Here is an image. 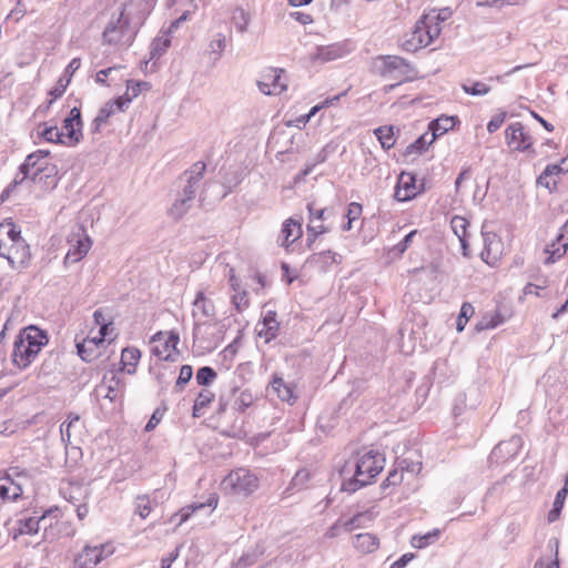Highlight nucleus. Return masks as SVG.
<instances>
[{
  "label": "nucleus",
  "instance_id": "nucleus-1",
  "mask_svg": "<svg viewBox=\"0 0 568 568\" xmlns=\"http://www.w3.org/2000/svg\"><path fill=\"white\" fill-rule=\"evenodd\" d=\"M385 462V456L377 450L358 452L355 463H346L339 471L344 478L342 489L354 493L372 484L384 469Z\"/></svg>",
  "mask_w": 568,
  "mask_h": 568
},
{
  "label": "nucleus",
  "instance_id": "nucleus-2",
  "mask_svg": "<svg viewBox=\"0 0 568 568\" xmlns=\"http://www.w3.org/2000/svg\"><path fill=\"white\" fill-rule=\"evenodd\" d=\"M0 256L7 258L12 267H23L31 260L30 246L11 219L0 222Z\"/></svg>",
  "mask_w": 568,
  "mask_h": 568
},
{
  "label": "nucleus",
  "instance_id": "nucleus-3",
  "mask_svg": "<svg viewBox=\"0 0 568 568\" xmlns=\"http://www.w3.org/2000/svg\"><path fill=\"white\" fill-rule=\"evenodd\" d=\"M63 513L58 506L50 507L39 517L33 516H21L14 520V524L10 530L13 540H17L21 536H33L40 530V523H44L43 538L53 540L58 537L54 531L55 528L63 524Z\"/></svg>",
  "mask_w": 568,
  "mask_h": 568
},
{
  "label": "nucleus",
  "instance_id": "nucleus-4",
  "mask_svg": "<svg viewBox=\"0 0 568 568\" xmlns=\"http://www.w3.org/2000/svg\"><path fill=\"white\" fill-rule=\"evenodd\" d=\"M48 341L47 333L37 326L30 325L21 329L13 344V365L19 369L29 367Z\"/></svg>",
  "mask_w": 568,
  "mask_h": 568
},
{
  "label": "nucleus",
  "instance_id": "nucleus-5",
  "mask_svg": "<svg viewBox=\"0 0 568 568\" xmlns=\"http://www.w3.org/2000/svg\"><path fill=\"white\" fill-rule=\"evenodd\" d=\"M220 487L225 496L247 498L258 490L260 478L251 469L237 467L222 479Z\"/></svg>",
  "mask_w": 568,
  "mask_h": 568
},
{
  "label": "nucleus",
  "instance_id": "nucleus-6",
  "mask_svg": "<svg viewBox=\"0 0 568 568\" xmlns=\"http://www.w3.org/2000/svg\"><path fill=\"white\" fill-rule=\"evenodd\" d=\"M49 151L38 150L29 154L23 164L21 165V173L23 179H29L33 182H40L49 185L53 182L57 170L55 165L49 161Z\"/></svg>",
  "mask_w": 568,
  "mask_h": 568
},
{
  "label": "nucleus",
  "instance_id": "nucleus-7",
  "mask_svg": "<svg viewBox=\"0 0 568 568\" xmlns=\"http://www.w3.org/2000/svg\"><path fill=\"white\" fill-rule=\"evenodd\" d=\"M440 24L435 17L424 16L410 33L406 34L404 48L415 52L429 45L440 34Z\"/></svg>",
  "mask_w": 568,
  "mask_h": 568
},
{
  "label": "nucleus",
  "instance_id": "nucleus-8",
  "mask_svg": "<svg viewBox=\"0 0 568 568\" xmlns=\"http://www.w3.org/2000/svg\"><path fill=\"white\" fill-rule=\"evenodd\" d=\"M179 343V333L159 331L150 338V352L161 362H176L180 355Z\"/></svg>",
  "mask_w": 568,
  "mask_h": 568
},
{
  "label": "nucleus",
  "instance_id": "nucleus-9",
  "mask_svg": "<svg viewBox=\"0 0 568 568\" xmlns=\"http://www.w3.org/2000/svg\"><path fill=\"white\" fill-rule=\"evenodd\" d=\"M505 143L510 152L535 153V139L521 122H513L504 132Z\"/></svg>",
  "mask_w": 568,
  "mask_h": 568
},
{
  "label": "nucleus",
  "instance_id": "nucleus-10",
  "mask_svg": "<svg viewBox=\"0 0 568 568\" xmlns=\"http://www.w3.org/2000/svg\"><path fill=\"white\" fill-rule=\"evenodd\" d=\"M115 552L112 541L100 545H85L74 558L75 568H95L100 562Z\"/></svg>",
  "mask_w": 568,
  "mask_h": 568
},
{
  "label": "nucleus",
  "instance_id": "nucleus-11",
  "mask_svg": "<svg viewBox=\"0 0 568 568\" xmlns=\"http://www.w3.org/2000/svg\"><path fill=\"white\" fill-rule=\"evenodd\" d=\"M260 90L266 95H278L287 90V79L284 69L265 68L258 80Z\"/></svg>",
  "mask_w": 568,
  "mask_h": 568
},
{
  "label": "nucleus",
  "instance_id": "nucleus-12",
  "mask_svg": "<svg viewBox=\"0 0 568 568\" xmlns=\"http://www.w3.org/2000/svg\"><path fill=\"white\" fill-rule=\"evenodd\" d=\"M424 192V183H419L415 174L402 172L398 176L395 187V199L399 202H406L415 199Z\"/></svg>",
  "mask_w": 568,
  "mask_h": 568
},
{
  "label": "nucleus",
  "instance_id": "nucleus-13",
  "mask_svg": "<svg viewBox=\"0 0 568 568\" xmlns=\"http://www.w3.org/2000/svg\"><path fill=\"white\" fill-rule=\"evenodd\" d=\"M566 173H568V154L559 163L548 164L538 176L537 184L550 192L556 191L561 178Z\"/></svg>",
  "mask_w": 568,
  "mask_h": 568
},
{
  "label": "nucleus",
  "instance_id": "nucleus-14",
  "mask_svg": "<svg viewBox=\"0 0 568 568\" xmlns=\"http://www.w3.org/2000/svg\"><path fill=\"white\" fill-rule=\"evenodd\" d=\"M70 248L65 255V263H77L84 258L92 246V241L83 227H79L69 239Z\"/></svg>",
  "mask_w": 568,
  "mask_h": 568
},
{
  "label": "nucleus",
  "instance_id": "nucleus-15",
  "mask_svg": "<svg viewBox=\"0 0 568 568\" xmlns=\"http://www.w3.org/2000/svg\"><path fill=\"white\" fill-rule=\"evenodd\" d=\"M63 145L75 146L82 140V121L79 108H72L63 121Z\"/></svg>",
  "mask_w": 568,
  "mask_h": 568
},
{
  "label": "nucleus",
  "instance_id": "nucleus-16",
  "mask_svg": "<svg viewBox=\"0 0 568 568\" xmlns=\"http://www.w3.org/2000/svg\"><path fill=\"white\" fill-rule=\"evenodd\" d=\"M108 337L110 336L92 329L82 342L77 344L78 353L81 358L85 362H91L97 358L100 355L101 346H103Z\"/></svg>",
  "mask_w": 568,
  "mask_h": 568
},
{
  "label": "nucleus",
  "instance_id": "nucleus-17",
  "mask_svg": "<svg viewBox=\"0 0 568 568\" xmlns=\"http://www.w3.org/2000/svg\"><path fill=\"white\" fill-rule=\"evenodd\" d=\"M131 98L128 95H121L116 99L106 102L98 112L97 116L93 120V130L99 132L101 126L106 124L109 119L119 112H123L125 108L130 104Z\"/></svg>",
  "mask_w": 568,
  "mask_h": 568
},
{
  "label": "nucleus",
  "instance_id": "nucleus-18",
  "mask_svg": "<svg viewBox=\"0 0 568 568\" xmlns=\"http://www.w3.org/2000/svg\"><path fill=\"white\" fill-rule=\"evenodd\" d=\"M303 236L302 221L294 217L286 219L278 234V242L286 251Z\"/></svg>",
  "mask_w": 568,
  "mask_h": 568
},
{
  "label": "nucleus",
  "instance_id": "nucleus-19",
  "mask_svg": "<svg viewBox=\"0 0 568 568\" xmlns=\"http://www.w3.org/2000/svg\"><path fill=\"white\" fill-rule=\"evenodd\" d=\"M84 434L85 425L81 417L78 414H69L68 423L61 425L62 439L69 444L73 440L81 442Z\"/></svg>",
  "mask_w": 568,
  "mask_h": 568
},
{
  "label": "nucleus",
  "instance_id": "nucleus-20",
  "mask_svg": "<svg viewBox=\"0 0 568 568\" xmlns=\"http://www.w3.org/2000/svg\"><path fill=\"white\" fill-rule=\"evenodd\" d=\"M103 41L111 45L129 47L131 43V34L124 24H112L104 30Z\"/></svg>",
  "mask_w": 568,
  "mask_h": 568
},
{
  "label": "nucleus",
  "instance_id": "nucleus-21",
  "mask_svg": "<svg viewBox=\"0 0 568 568\" xmlns=\"http://www.w3.org/2000/svg\"><path fill=\"white\" fill-rule=\"evenodd\" d=\"M280 329V323L276 318L275 311H266L263 315L261 323H258L257 334L264 338L266 343L274 339Z\"/></svg>",
  "mask_w": 568,
  "mask_h": 568
},
{
  "label": "nucleus",
  "instance_id": "nucleus-22",
  "mask_svg": "<svg viewBox=\"0 0 568 568\" xmlns=\"http://www.w3.org/2000/svg\"><path fill=\"white\" fill-rule=\"evenodd\" d=\"M205 170V162L197 161L185 172V175H187V186L184 190L185 200H183V203L194 196V185L203 178Z\"/></svg>",
  "mask_w": 568,
  "mask_h": 568
},
{
  "label": "nucleus",
  "instance_id": "nucleus-23",
  "mask_svg": "<svg viewBox=\"0 0 568 568\" xmlns=\"http://www.w3.org/2000/svg\"><path fill=\"white\" fill-rule=\"evenodd\" d=\"M450 226H452V230L453 232L455 233V235L458 237L459 242H460V245H462V248H463V254L466 256L468 253H467V250H468V239H469V226H470V223L469 221L464 217V216H460V215H455L452 221H450Z\"/></svg>",
  "mask_w": 568,
  "mask_h": 568
},
{
  "label": "nucleus",
  "instance_id": "nucleus-24",
  "mask_svg": "<svg viewBox=\"0 0 568 568\" xmlns=\"http://www.w3.org/2000/svg\"><path fill=\"white\" fill-rule=\"evenodd\" d=\"M353 546L359 554L366 555L379 548V539L374 534L362 532L354 537Z\"/></svg>",
  "mask_w": 568,
  "mask_h": 568
},
{
  "label": "nucleus",
  "instance_id": "nucleus-25",
  "mask_svg": "<svg viewBox=\"0 0 568 568\" xmlns=\"http://www.w3.org/2000/svg\"><path fill=\"white\" fill-rule=\"evenodd\" d=\"M271 388L277 395V397L287 403H295L296 395L294 393V387L291 384H287L281 376L274 375L271 381Z\"/></svg>",
  "mask_w": 568,
  "mask_h": 568
},
{
  "label": "nucleus",
  "instance_id": "nucleus-26",
  "mask_svg": "<svg viewBox=\"0 0 568 568\" xmlns=\"http://www.w3.org/2000/svg\"><path fill=\"white\" fill-rule=\"evenodd\" d=\"M141 359V351L136 347H125L121 353V371L134 374Z\"/></svg>",
  "mask_w": 568,
  "mask_h": 568
},
{
  "label": "nucleus",
  "instance_id": "nucleus-27",
  "mask_svg": "<svg viewBox=\"0 0 568 568\" xmlns=\"http://www.w3.org/2000/svg\"><path fill=\"white\" fill-rule=\"evenodd\" d=\"M255 400L256 397L251 389L235 388L233 390L232 408L237 413H244L246 409L254 405Z\"/></svg>",
  "mask_w": 568,
  "mask_h": 568
},
{
  "label": "nucleus",
  "instance_id": "nucleus-28",
  "mask_svg": "<svg viewBox=\"0 0 568 568\" xmlns=\"http://www.w3.org/2000/svg\"><path fill=\"white\" fill-rule=\"evenodd\" d=\"M375 65L381 75L387 77L392 72L405 67L404 60L396 55L378 57L375 60Z\"/></svg>",
  "mask_w": 568,
  "mask_h": 568
},
{
  "label": "nucleus",
  "instance_id": "nucleus-29",
  "mask_svg": "<svg viewBox=\"0 0 568 568\" xmlns=\"http://www.w3.org/2000/svg\"><path fill=\"white\" fill-rule=\"evenodd\" d=\"M22 493V487L10 477L0 478V503L17 500Z\"/></svg>",
  "mask_w": 568,
  "mask_h": 568
},
{
  "label": "nucleus",
  "instance_id": "nucleus-30",
  "mask_svg": "<svg viewBox=\"0 0 568 568\" xmlns=\"http://www.w3.org/2000/svg\"><path fill=\"white\" fill-rule=\"evenodd\" d=\"M568 248V242H565L560 237L557 236L555 241L548 244L545 248V263L551 264L561 258Z\"/></svg>",
  "mask_w": 568,
  "mask_h": 568
},
{
  "label": "nucleus",
  "instance_id": "nucleus-31",
  "mask_svg": "<svg viewBox=\"0 0 568 568\" xmlns=\"http://www.w3.org/2000/svg\"><path fill=\"white\" fill-rule=\"evenodd\" d=\"M215 399V395L212 390L210 389H202L195 400H194V405H193V410H192V415L193 417H201L203 416L205 409L214 402Z\"/></svg>",
  "mask_w": 568,
  "mask_h": 568
},
{
  "label": "nucleus",
  "instance_id": "nucleus-32",
  "mask_svg": "<svg viewBox=\"0 0 568 568\" xmlns=\"http://www.w3.org/2000/svg\"><path fill=\"white\" fill-rule=\"evenodd\" d=\"M456 124V118L454 116H439L429 123V130L432 135L436 140L438 136L454 129Z\"/></svg>",
  "mask_w": 568,
  "mask_h": 568
},
{
  "label": "nucleus",
  "instance_id": "nucleus-33",
  "mask_svg": "<svg viewBox=\"0 0 568 568\" xmlns=\"http://www.w3.org/2000/svg\"><path fill=\"white\" fill-rule=\"evenodd\" d=\"M442 536V530L439 528H435L424 535H414L410 538V545L416 549H424L429 545L435 544Z\"/></svg>",
  "mask_w": 568,
  "mask_h": 568
},
{
  "label": "nucleus",
  "instance_id": "nucleus-34",
  "mask_svg": "<svg viewBox=\"0 0 568 568\" xmlns=\"http://www.w3.org/2000/svg\"><path fill=\"white\" fill-rule=\"evenodd\" d=\"M374 134L384 150L392 149L396 143L395 128L393 125H383L374 130Z\"/></svg>",
  "mask_w": 568,
  "mask_h": 568
},
{
  "label": "nucleus",
  "instance_id": "nucleus-35",
  "mask_svg": "<svg viewBox=\"0 0 568 568\" xmlns=\"http://www.w3.org/2000/svg\"><path fill=\"white\" fill-rule=\"evenodd\" d=\"M506 321V317L501 314L500 311H494L491 313H487L483 315L480 321L476 324L477 331H487L497 327Z\"/></svg>",
  "mask_w": 568,
  "mask_h": 568
},
{
  "label": "nucleus",
  "instance_id": "nucleus-36",
  "mask_svg": "<svg viewBox=\"0 0 568 568\" xmlns=\"http://www.w3.org/2000/svg\"><path fill=\"white\" fill-rule=\"evenodd\" d=\"M38 134L49 143L62 144L63 145V133L57 125H47L45 123L38 126Z\"/></svg>",
  "mask_w": 568,
  "mask_h": 568
},
{
  "label": "nucleus",
  "instance_id": "nucleus-37",
  "mask_svg": "<svg viewBox=\"0 0 568 568\" xmlns=\"http://www.w3.org/2000/svg\"><path fill=\"white\" fill-rule=\"evenodd\" d=\"M219 505V495L216 493L210 494L205 503H194L186 508L182 509V521L186 520L191 514L204 508L210 507L211 509H215Z\"/></svg>",
  "mask_w": 568,
  "mask_h": 568
},
{
  "label": "nucleus",
  "instance_id": "nucleus-38",
  "mask_svg": "<svg viewBox=\"0 0 568 568\" xmlns=\"http://www.w3.org/2000/svg\"><path fill=\"white\" fill-rule=\"evenodd\" d=\"M193 306L195 311L205 317H213L215 315L214 304L206 297L204 292H197Z\"/></svg>",
  "mask_w": 568,
  "mask_h": 568
},
{
  "label": "nucleus",
  "instance_id": "nucleus-39",
  "mask_svg": "<svg viewBox=\"0 0 568 568\" xmlns=\"http://www.w3.org/2000/svg\"><path fill=\"white\" fill-rule=\"evenodd\" d=\"M95 325L99 326L98 332L104 333L109 336L113 334V322L112 318L105 313L104 310H97L93 314Z\"/></svg>",
  "mask_w": 568,
  "mask_h": 568
},
{
  "label": "nucleus",
  "instance_id": "nucleus-40",
  "mask_svg": "<svg viewBox=\"0 0 568 568\" xmlns=\"http://www.w3.org/2000/svg\"><path fill=\"white\" fill-rule=\"evenodd\" d=\"M434 141L435 139L432 134L428 139V133H424L414 143L406 148L405 155L420 154L425 152L427 148L434 143Z\"/></svg>",
  "mask_w": 568,
  "mask_h": 568
},
{
  "label": "nucleus",
  "instance_id": "nucleus-41",
  "mask_svg": "<svg viewBox=\"0 0 568 568\" xmlns=\"http://www.w3.org/2000/svg\"><path fill=\"white\" fill-rule=\"evenodd\" d=\"M233 281V278H231ZM232 287L234 290V294L232 296V303L235 306L237 312H243L250 305V298L245 291H241L239 285L232 282Z\"/></svg>",
  "mask_w": 568,
  "mask_h": 568
},
{
  "label": "nucleus",
  "instance_id": "nucleus-42",
  "mask_svg": "<svg viewBox=\"0 0 568 568\" xmlns=\"http://www.w3.org/2000/svg\"><path fill=\"white\" fill-rule=\"evenodd\" d=\"M306 232H307L306 246L308 250H312L317 237L320 235L328 232V227L325 226L324 224L316 225L315 223H308L306 226Z\"/></svg>",
  "mask_w": 568,
  "mask_h": 568
},
{
  "label": "nucleus",
  "instance_id": "nucleus-43",
  "mask_svg": "<svg viewBox=\"0 0 568 568\" xmlns=\"http://www.w3.org/2000/svg\"><path fill=\"white\" fill-rule=\"evenodd\" d=\"M151 89V84L146 81H126V92L123 95H128L131 98V101L139 97L143 91H149Z\"/></svg>",
  "mask_w": 568,
  "mask_h": 568
},
{
  "label": "nucleus",
  "instance_id": "nucleus-44",
  "mask_svg": "<svg viewBox=\"0 0 568 568\" xmlns=\"http://www.w3.org/2000/svg\"><path fill=\"white\" fill-rule=\"evenodd\" d=\"M474 306L469 302L463 303L459 315L456 321V328L458 332H462L465 328L467 322L474 315Z\"/></svg>",
  "mask_w": 568,
  "mask_h": 568
},
{
  "label": "nucleus",
  "instance_id": "nucleus-45",
  "mask_svg": "<svg viewBox=\"0 0 568 568\" xmlns=\"http://www.w3.org/2000/svg\"><path fill=\"white\" fill-rule=\"evenodd\" d=\"M152 501L149 496H139L135 500V513L143 519L152 513Z\"/></svg>",
  "mask_w": 568,
  "mask_h": 568
},
{
  "label": "nucleus",
  "instance_id": "nucleus-46",
  "mask_svg": "<svg viewBox=\"0 0 568 568\" xmlns=\"http://www.w3.org/2000/svg\"><path fill=\"white\" fill-rule=\"evenodd\" d=\"M405 473L403 469H393L388 473L386 479L382 483V489L399 486L404 481Z\"/></svg>",
  "mask_w": 568,
  "mask_h": 568
},
{
  "label": "nucleus",
  "instance_id": "nucleus-47",
  "mask_svg": "<svg viewBox=\"0 0 568 568\" xmlns=\"http://www.w3.org/2000/svg\"><path fill=\"white\" fill-rule=\"evenodd\" d=\"M462 89L465 93L470 95H485L490 91V87L480 81L473 82L471 84H463Z\"/></svg>",
  "mask_w": 568,
  "mask_h": 568
},
{
  "label": "nucleus",
  "instance_id": "nucleus-48",
  "mask_svg": "<svg viewBox=\"0 0 568 568\" xmlns=\"http://www.w3.org/2000/svg\"><path fill=\"white\" fill-rule=\"evenodd\" d=\"M566 497L567 496H565V491L557 493L554 505H552V509L548 514V520L550 523H552L559 518Z\"/></svg>",
  "mask_w": 568,
  "mask_h": 568
},
{
  "label": "nucleus",
  "instance_id": "nucleus-49",
  "mask_svg": "<svg viewBox=\"0 0 568 568\" xmlns=\"http://www.w3.org/2000/svg\"><path fill=\"white\" fill-rule=\"evenodd\" d=\"M216 373L209 366L201 367L196 373V382L199 385H209L216 378Z\"/></svg>",
  "mask_w": 568,
  "mask_h": 568
},
{
  "label": "nucleus",
  "instance_id": "nucleus-50",
  "mask_svg": "<svg viewBox=\"0 0 568 568\" xmlns=\"http://www.w3.org/2000/svg\"><path fill=\"white\" fill-rule=\"evenodd\" d=\"M363 213V206L362 204L357 203V202H352L348 204V207H347V214H346V217H347V225L345 226V230H351L352 229V223L356 220H358L361 217Z\"/></svg>",
  "mask_w": 568,
  "mask_h": 568
},
{
  "label": "nucleus",
  "instance_id": "nucleus-51",
  "mask_svg": "<svg viewBox=\"0 0 568 568\" xmlns=\"http://www.w3.org/2000/svg\"><path fill=\"white\" fill-rule=\"evenodd\" d=\"M506 119H507V112L498 111L487 123L488 133L491 134V133L497 132L503 126Z\"/></svg>",
  "mask_w": 568,
  "mask_h": 568
},
{
  "label": "nucleus",
  "instance_id": "nucleus-52",
  "mask_svg": "<svg viewBox=\"0 0 568 568\" xmlns=\"http://www.w3.org/2000/svg\"><path fill=\"white\" fill-rule=\"evenodd\" d=\"M547 287H548V280L544 278L540 284L528 283L524 287L523 293L525 296H528V295L540 296L541 292L545 291Z\"/></svg>",
  "mask_w": 568,
  "mask_h": 568
},
{
  "label": "nucleus",
  "instance_id": "nucleus-53",
  "mask_svg": "<svg viewBox=\"0 0 568 568\" xmlns=\"http://www.w3.org/2000/svg\"><path fill=\"white\" fill-rule=\"evenodd\" d=\"M27 14V7L18 0L16 7L8 14V19H13L16 22L20 21Z\"/></svg>",
  "mask_w": 568,
  "mask_h": 568
},
{
  "label": "nucleus",
  "instance_id": "nucleus-54",
  "mask_svg": "<svg viewBox=\"0 0 568 568\" xmlns=\"http://www.w3.org/2000/svg\"><path fill=\"white\" fill-rule=\"evenodd\" d=\"M193 375V368L191 365H183L180 369L179 377L176 379L178 386H184L186 383L190 382Z\"/></svg>",
  "mask_w": 568,
  "mask_h": 568
},
{
  "label": "nucleus",
  "instance_id": "nucleus-55",
  "mask_svg": "<svg viewBox=\"0 0 568 568\" xmlns=\"http://www.w3.org/2000/svg\"><path fill=\"white\" fill-rule=\"evenodd\" d=\"M307 211L310 213L308 223H315V221H323L325 212L324 209H316L315 204L313 202H310L307 204Z\"/></svg>",
  "mask_w": 568,
  "mask_h": 568
},
{
  "label": "nucleus",
  "instance_id": "nucleus-56",
  "mask_svg": "<svg viewBox=\"0 0 568 568\" xmlns=\"http://www.w3.org/2000/svg\"><path fill=\"white\" fill-rule=\"evenodd\" d=\"M291 17L303 26L311 24L314 22L313 16L308 12L294 11L291 13Z\"/></svg>",
  "mask_w": 568,
  "mask_h": 568
},
{
  "label": "nucleus",
  "instance_id": "nucleus-57",
  "mask_svg": "<svg viewBox=\"0 0 568 568\" xmlns=\"http://www.w3.org/2000/svg\"><path fill=\"white\" fill-rule=\"evenodd\" d=\"M163 412L160 409H155L145 425V432H152L161 422L163 417Z\"/></svg>",
  "mask_w": 568,
  "mask_h": 568
},
{
  "label": "nucleus",
  "instance_id": "nucleus-58",
  "mask_svg": "<svg viewBox=\"0 0 568 568\" xmlns=\"http://www.w3.org/2000/svg\"><path fill=\"white\" fill-rule=\"evenodd\" d=\"M417 234V230H414L412 232H409L403 241H400L397 245H396V248L397 251L403 254L410 245H412V242H413V239L414 236Z\"/></svg>",
  "mask_w": 568,
  "mask_h": 568
},
{
  "label": "nucleus",
  "instance_id": "nucleus-59",
  "mask_svg": "<svg viewBox=\"0 0 568 568\" xmlns=\"http://www.w3.org/2000/svg\"><path fill=\"white\" fill-rule=\"evenodd\" d=\"M415 558L413 552L404 554L398 560L392 564L390 568H405Z\"/></svg>",
  "mask_w": 568,
  "mask_h": 568
},
{
  "label": "nucleus",
  "instance_id": "nucleus-60",
  "mask_svg": "<svg viewBox=\"0 0 568 568\" xmlns=\"http://www.w3.org/2000/svg\"><path fill=\"white\" fill-rule=\"evenodd\" d=\"M180 555V548H175L174 551L169 554L166 557L161 560V568H171L172 564L178 559Z\"/></svg>",
  "mask_w": 568,
  "mask_h": 568
},
{
  "label": "nucleus",
  "instance_id": "nucleus-61",
  "mask_svg": "<svg viewBox=\"0 0 568 568\" xmlns=\"http://www.w3.org/2000/svg\"><path fill=\"white\" fill-rule=\"evenodd\" d=\"M335 257H336V254L333 253L332 251H324V252L316 253L313 255V260H315L316 262H318V261L327 262L328 260H332V262H334Z\"/></svg>",
  "mask_w": 568,
  "mask_h": 568
},
{
  "label": "nucleus",
  "instance_id": "nucleus-62",
  "mask_svg": "<svg viewBox=\"0 0 568 568\" xmlns=\"http://www.w3.org/2000/svg\"><path fill=\"white\" fill-rule=\"evenodd\" d=\"M499 2H507V4H519L518 0H486L478 2L480 7H497Z\"/></svg>",
  "mask_w": 568,
  "mask_h": 568
},
{
  "label": "nucleus",
  "instance_id": "nucleus-63",
  "mask_svg": "<svg viewBox=\"0 0 568 568\" xmlns=\"http://www.w3.org/2000/svg\"><path fill=\"white\" fill-rule=\"evenodd\" d=\"M116 68H108V69H103V70H100L97 75H95V81L100 84H106V78L108 75L113 71L115 70Z\"/></svg>",
  "mask_w": 568,
  "mask_h": 568
},
{
  "label": "nucleus",
  "instance_id": "nucleus-64",
  "mask_svg": "<svg viewBox=\"0 0 568 568\" xmlns=\"http://www.w3.org/2000/svg\"><path fill=\"white\" fill-rule=\"evenodd\" d=\"M64 92V87L61 85V87H55L54 89H52L50 92H49V95L51 97V99L49 100L48 102V106L58 98H60Z\"/></svg>",
  "mask_w": 568,
  "mask_h": 568
}]
</instances>
